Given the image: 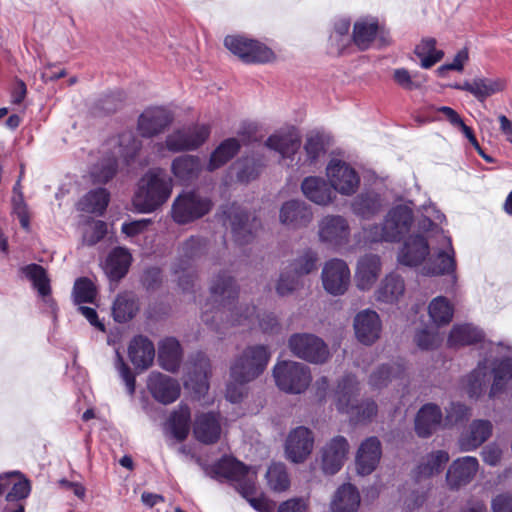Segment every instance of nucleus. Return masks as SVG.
Here are the masks:
<instances>
[{"mask_svg": "<svg viewBox=\"0 0 512 512\" xmlns=\"http://www.w3.org/2000/svg\"><path fill=\"white\" fill-rule=\"evenodd\" d=\"M494 380L490 389V396L494 397L501 393L507 384L512 379V359L501 360L493 369Z\"/></svg>", "mask_w": 512, "mask_h": 512, "instance_id": "603ef678", "label": "nucleus"}, {"mask_svg": "<svg viewBox=\"0 0 512 512\" xmlns=\"http://www.w3.org/2000/svg\"><path fill=\"white\" fill-rule=\"evenodd\" d=\"M27 277L33 282V286L41 296H47L51 292L50 281L45 269L38 264H30L25 268Z\"/></svg>", "mask_w": 512, "mask_h": 512, "instance_id": "4d7b16f0", "label": "nucleus"}, {"mask_svg": "<svg viewBox=\"0 0 512 512\" xmlns=\"http://www.w3.org/2000/svg\"><path fill=\"white\" fill-rule=\"evenodd\" d=\"M415 54L421 59V66L425 69L432 67L444 56L441 50L436 49V40L434 38L422 40V42L416 46Z\"/></svg>", "mask_w": 512, "mask_h": 512, "instance_id": "8fccbe9b", "label": "nucleus"}, {"mask_svg": "<svg viewBox=\"0 0 512 512\" xmlns=\"http://www.w3.org/2000/svg\"><path fill=\"white\" fill-rule=\"evenodd\" d=\"M224 224L229 225L234 239L239 244H247L253 239L257 226L255 218L250 221L249 215L235 203L223 209Z\"/></svg>", "mask_w": 512, "mask_h": 512, "instance_id": "9b49d317", "label": "nucleus"}, {"mask_svg": "<svg viewBox=\"0 0 512 512\" xmlns=\"http://www.w3.org/2000/svg\"><path fill=\"white\" fill-rule=\"evenodd\" d=\"M306 158L303 165H313L318 158L325 153V144L323 137L319 134L309 135L304 144Z\"/></svg>", "mask_w": 512, "mask_h": 512, "instance_id": "052dcab7", "label": "nucleus"}, {"mask_svg": "<svg viewBox=\"0 0 512 512\" xmlns=\"http://www.w3.org/2000/svg\"><path fill=\"white\" fill-rule=\"evenodd\" d=\"M106 233L107 224L104 221L97 220L94 221L90 228L84 233L83 240L87 245L92 246L103 239Z\"/></svg>", "mask_w": 512, "mask_h": 512, "instance_id": "774afa93", "label": "nucleus"}, {"mask_svg": "<svg viewBox=\"0 0 512 512\" xmlns=\"http://www.w3.org/2000/svg\"><path fill=\"white\" fill-rule=\"evenodd\" d=\"M360 501L357 488L350 483H346L336 490L330 503V509L332 512H357Z\"/></svg>", "mask_w": 512, "mask_h": 512, "instance_id": "7c9ffc66", "label": "nucleus"}, {"mask_svg": "<svg viewBox=\"0 0 512 512\" xmlns=\"http://www.w3.org/2000/svg\"><path fill=\"white\" fill-rule=\"evenodd\" d=\"M386 242H399L413 223V212L405 205L392 208L384 219Z\"/></svg>", "mask_w": 512, "mask_h": 512, "instance_id": "dca6fc26", "label": "nucleus"}, {"mask_svg": "<svg viewBox=\"0 0 512 512\" xmlns=\"http://www.w3.org/2000/svg\"><path fill=\"white\" fill-rule=\"evenodd\" d=\"M266 479L269 487L276 492L285 491L290 486L289 475L283 463H272L267 470Z\"/></svg>", "mask_w": 512, "mask_h": 512, "instance_id": "3c124183", "label": "nucleus"}, {"mask_svg": "<svg viewBox=\"0 0 512 512\" xmlns=\"http://www.w3.org/2000/svg\"><path fill=\"white\" fill-rule=\"evenodd\" d=\"M209 135L208 125L195 124L173 131L166 137L165 144L171 152L195 150L208 139Z\"/></svg>", "mask_w": 512, "mask_h": 512, "instance_id": "1a4fd4ad", "label": "nucleus"}, {"mask_svg": "<svg viewBox=\"0 0 512 512\" xmlns=\"http://www.w3.org/2000/svg\"><path fill=\"white\" fill-rule=\"evenodd\" d=\"M141 145V141L132 132H124L120 135L119 152L127 164L136 157Z\"/></svg>", "mask_w": 512, "mask_h": 512, "instance_id": "680f3d73", "label": "nucleus"}, {"mask_svg": "<svg viewBox=\"0 0 512 512\" xmlns=\"http://www.w3.org/2000/svg\"><path fill=\"white\" fill-rule=\"evenodd\" d=\"M112 317L118 323L132 320L139 311V304L132 292H122L117 295L112 304Z\"/></svg>", "mask_w": 512, "mask_h": 512, "instance_id": "f704fd0d", "label": "nucleus"}, {"mask_svg": "<svg viewBox=\"0 0 512 512\" xmlns=\"http://www.w3.org/2000/svg\"><path fill=\"white\" fill-rule=\"evenodd\" d=\"M182 351L179 342L175 338H166L159 345V365L169 372H175L181 362Z\"/></svg>", "mask_w": 512, "mask_h": 512, "instance_id": "c9c22d12", "label": "nucleus"}, {"mask_svg": "<svg viewBox=\"0 0 512 512\" xmlns=\"http://www.w3.org/2000/svg\"><path fill=\"white\" fill-rule=\"evenodd\" d=\"M131 264V255L127 249L118 247L109 254L106 262V272L111 280L123 278Z\"/></svg>", "mask_w": 512, "mask_h": 512, "instance_id": "e433bc0d", "label": "nucleus"}, {"mask_svg": "<svg viewBox=\"0 0 512 512\" xmlns=\"http://www.w3.org/2000/svg\"><path fill=\"white\" fill-rule=\"evenodd\" d=\"M487 366L485 363H479L477 368L474 369L468 376L467 392L470 397H479L487 382Z\"/></svg>", "mask_w": 512, "mask_h": 512, "instance_id": "13d9d810", "label": "nucleus"}, {"mask_svg": "<svg viewBox=\"0 0 512 512\" xmlns=\"http://www.w3.org/2000/svg\"><path fill=\"white\" fill-rule=\"evenodd\" d=\"M237 166V178L241 182H249L255 179L260 171V165L248 158L239 160Z\"/></svg>", "mask_w": 512, "mask_h": 512, "instance_id": "338daca9", "label": "nucleus"}, {"mask_svg": "<svg viewBox=\"0 0 512 512\" xmlns=\"http://www.w3.org/2000/svg\"><path fill=\"white\" fill-rule=\"evenodd\" d=\"M30 491L29 480L23 479L14 483L6 495L8 504L4 507L3 512H25V506L21 501L29 496Z\"/></svg>", "mask_w": 512, "mask_h": 512, "instance_id": "a19ab883", "label": "nucleus"}, {"mask_svg": "<svg viewBox=\"0 0 512 512\" xmlns=\"http://www.w3.org/2000/svg\"><path fill=\"white\" fill-rule=\"evenodd\" d=\"M202 169L199 157L182 155L175 158L171 164V171L175 178L184 184L191 183L198 178Z\"/></svg>", "mask_w": 512, "mask_h": 512, "instance_id": "2f4dec72", "label": "nucleus"}, {"mask_svg": "<svg viewBox=\"0 0 512 512\" xmlns=\"http://www.w3.org/2000/svg\"><path fill=\"white\" fill-rule=\"evenodd\" d=\"M380 200L377 195H359L353 202L352 208L355 214L368 218L380 210Z\"/></svg>", "mask_w": 512, "mask_h": 512, "instance_id": "6e6d98bb", "label": "nucleus"}, {"mask_svg": "<svg viewBox=\"0 0 512 512\" xmlns=\"http://www.w3.org/2000/svg\"><path fill=\"white\" fill-rule=\"evenodd\" d=\"M404 367L400 364L382 365L375 370L369 378V383L373 388H382L388 385L393 379L402 378Z\"/></svg>", "mask_w": 512, "mask_h": 512, "instance_id": "49530a36", "label": "nucleus"}, {"mask_svg": "<svg viewBox=\"0 0 512 512\" xmlns=\"http://www.w3.org/2000/svg\"><path fill=\"white\" fill-rule=\"evenodd\" d=\"M318 228L319 240L322 243L336 248L349 242L350 227L342 216L328 215L319 222Z\"/></svg>", "mask_w": 512, "mask_h": 512, "instance_id": "4468645a", "label": "nucleus"}, {"mask_svg": "<svg viewBox=\"0 0 512 512\" xmlns=\"http://www.w3.org/2000/svg\"><path fill=\"white\" fill-rule=\"evenodd\" d=\"M326 174L334 190L343 195L354 194L360 183L357 172L349 164L338 159L329 162Z\"/></svg>", "mask_w": 512, "mask_h": 512, "instance_id": "f8f14e48", "label": "nucleus"}, {"mask_svg": "<svg viewBox=\"0 0 512 512\" xmlns=\"http://www.w3.org/2000/svg\"><path fill=\"white\" fill-rule=\"evenodd\" d=\"M319 256L317 251L311 248L303 249L291 262V272L302 277L317 270Z\"/></svg>", "mask_w": 512, "mask_h": 512, "instance_id": "c03bdc74", "label": "nucleus"}, {"mask_svg": "<svg viewBox=\"0 0 512 512\" xmlns=\"http://www.w3.org/2000/svg\"><path fill=\"white\" fill-rule=\"evenodd\" d=\"M291 353L305 361L322 364L330 357L327 344L319 337L309 333H295L288 340Z\"/></svg>", "mask_w": 512, "mask_h": 512, "instance_id": "0eeeda50", "label": "nucleus"}, {"mask_svg": "<svg viewBox=\"0 0 512 512\" xmlns=\"http://www.w3.org/2000/svg\"><path fill=\"white\" fill-rule=\"evenodd\" d=\"M381 272V260L376 254H365L357 261L355 271L356 286L360 290H369L377 281Z\"/></svg>", "mask_w": 512, "mask_h": 512, "instance_id": "393cba45", "label": "nucleus"}, {"mask_svg": "<svg viewBox=\"0 0 512 512\" xmlns=\"http://www.w3.org/2000/svg\"><path fill=\"white\" fill-rule=\"evenodd\" d=\"M300 144V136L294 130L276 132L265 142L269 149L278 152L282 158H292L299 150Z\"/></svg>", "mask_w": 512, "mask_h": 512, "instance_id": "c85d7f7f", "label": "nucleus"}, {"mask_svg": "<svg viewBox=\"0 0 512 512\" xmlns=\"http://www.w3.org/2000/svg\"><path fill=\"white\" fill-rule=\"evenodd\" d=\"M117 171V161L114 157H108L103 159L97 164L92 172V178L94 182L106 183L111 180Z\"/></svg>", "mask_w": 512, "mask_h": 512, "instance_id": "e2e57ef3", "label": "nucleus"}, {"mask_svg": "<svg viewBox=\"0 0 512 512\" xmlns=\"http://www.w3.org/2000/svg\"><path fill=\"white\" fill-rule=\"evenodd\" d=\"M212 201L195 191L180 194L173 202L172 217L179 224H186L208 214Z\"/></svg>", "mask_w": 512, "mask_h": 512, "instance_id": "423d86ee", "label": "nucleus"}, {"mask_svg": "<svg viewBox=\"0 0 512 512\" xmlns=\"http://www.w3.org/2000/svg\"><path fill=\"white\" fill-rule=\"evenodd\" d=\"M382 455L380 440L375 437H368L359 446L356 454V467L361 475L371 474L379 464Z\"/></svg>", "mask_w": 512, "mask_h": 512, "instance_id": "5701e85b", "label": "nucleus"}, {"mask_svg": "<svg viewBox=\"0 0 512 512\" xmlns=\"http://www.w3.org/2000/svg\"><path fill=\"white\" fill-rule=\"evenodd\" d=\"M314 447V434L304 426L291 430L285 441L286 458L293 463H303Z\"/></svg>", "mask_w": 512, "mask_h": 512, "instance_id": "ddd939ff", "label": "nucleus"}, {"mask_svg": "<svg viewBox=\"0 0 512 512\" xmlns=\"http://www.w3.org/2000/svg\"><path fill=\"white\" fill-rule=\"evenodd\" d=\"M209 291L213 304L206 303L201 315L207 325L214 326L217 320L226 318L231 325L252 326L257 321L264 333L273 334L280 331V324L274 314L266 313L260 317L256 314L254 306L235 304L239 286L226 271L219 272L211 279Z\"/></svg>", "mask_w": 512, "mask_h": 512, "instance_id": "f257e3e1", "label": "nucleus"}, {"mask_svg": "<svg viewBox=\"0 0 512 512\" xmlns=\"http://www.w3.org/2000/svg\"><path fill=\"white\" fill-rule=\"evenodd\" d=\"M377 36L384 44L388 43L384 27L379 24L377 18L362 17L354 23L352 39L360 50L368 49Z\"/></svg>", "mask_w": 512, "mask_h": 512, "instance_id": "aec40b11", "label": "nucleus"}, {"mask_svg": "<svg viewBox=\"0 0 512 512\" xmlns=\"http://www.w3.org/2000/svg\"><path fill=\"white\" fill-rule=\"evenodd\" d=\"M449 460L445 451H436L428 455L426 461L418 466L419 477H430L439 474Z\"/></svg>", "mask_w": 512, "mask_h": 512, "instance_id": "864d4df0", "label": "nucleus"}, {"mask_svg": "<svg viewBox=\"0 0 512 512\" xmlns=\"http://www.w3.org/2000/svg\"><path fill=\"white\" fill-rule=\"evenodd\" d=\"M172 187V179L165 170L150 169L139 181L133 197V206L140 213H151L170 198Z\"/></svg>", "mask_w": 512, "mask_h": 512, "instance_id": "f03ea898", "label": "nucleus"}, {"mask_svg": "<svg viewBox=\"0 0 512 512\" xmlns=\"http://www.w3.org/2000/svg\"><path fill=\"white\" fill-rule=\"evenodd\" d=\"M478 460L466 456L455 460L449 467L446 480L450 488L457 489L469 483L478 471Z\"/></svg>", "mask_w": 512, "mask_h": 512, "instance_id": "a878e982", "label": "nucleus"}, {"mask_svg": "<svg viewBox=\"0 0 512 512\" xmlns=\"http://www.w3.org/2000/svg\"><path fill=\"white\" fill-rule=\"evenodd\" d=\"M493 425L491 421L478 419L472 421L468 433L460 439L462 451H472L480 447L492 435Z\"/></svg>", "mask_w": 512, "mask_h": 512, "instance_id": "c756f323", "label": "nucleus"}, {"mask_svg": "<svg viewBox=\"0 0 512 512\" xmlns=\"http://www.w3.org/2000/svg\"><path fill=\"white\" fill-rule=\"evenodd\" d=\"M428 313L434 324L442 326L451 322L454 314V308L447 298L438 296L430 302L428 306Z\"/></svg>", "mask_w": 512, "mask_h": 512, "instance_id": "a18cd8bd", "label": "nucleus"}, {"mask_svg": "<svg viewBox=\"0 0 512 512\" xmlns=\"http://www.w3.org/2000/svg\"><path fill=\"white\" fill-rule=\"evenodd\" d=\"M147 388L155 400L170 404L180 396V385L176 379L160 372H152L147 381Z\"/></svg>", "mask_w": 512, "mask_h": 512, "instance_id": "6ab92c4d", "label": "nucleus"}, {"mask_svg": "<svg viewBox=\"0 0 512 512\" xmlns=\"http://www.w3.org/2000/svg\"><path fill=\"white\" fill-rule=\"evenodd\" d=\"M128 356L136 369L144 371L153 363L155 357L154 345L147 337L135 336L129 344Z\"/></svg>", "mask_w": 512, "mask_h": 512, "instance_id": "bb28decb", "label": "nucleus"}, {"mask_svg": "<svg viewBox=\"0 0 512 512\" xmlns=\"http://www.w3.org/2000/svg\"><path fill=\"white\" fill-rule=\"evenodd\" d=\"M173 121L172 113L163 107L146 109L138 119L141 136L151 138L163 132Z\"/></svg>", "mask_w": 512, "mask_h": 512, "instance_id": "f3484780", "label": "nucleus"}, {"mask_svg": "<svg viewBox=\"0 0 512 512\" xmlns=\"http://www.w3.org/2000/svg\"><path fill=\"white\" fill-rule=\"evenodd\" d=\"M442 420L441 409L432 403L425 404L415 418V431L419 437H429L440 426Z\"/></svg>", "mask_w": 512, "mask_h": 512, "instance_id": "cd10ccee", "label": "nucleus"}, {"mask_svg": "<svg viewBox=\"0 0 512 512\" xmlns=\"http://www.w3.org/2000/svg\"><path fill=\"white\" fill-rule=\"evenodd\" d=\"M277 387L289 394L303 393L310 385L312 376L308 366L296 361H279L273 368Z\"/></svg>", "mask_w": 512, "mask_h": 512, "instance_id": "39448f33", "label": "nucleus"}, {"mask_svg": "<svg viewBox=\"0 0 512 512\" xmlns=\"http://www.w3.org/2000/svg\"><path fill=\"white\" fill-rule=\"evenodd\" d=\"M279 219L283 225L291 229H300L307 227L311 223L313 212L311 207L305 202L290 200L281 206Z\"/></svg>", "mask_w": 512, "mask_h": 512, "instance_id": "412c9836", "label": "nucleus"}, {"mask_svg": "<svg viewBox=\"0 0 512 512\" xmlns=\"http://www.w3.org/2000/svg\"><path fill=\"white\" fill-rule=\"evenodd\" d=\"M377 411V404L372 400H366L357 406L350 405L349 412L347 413L350 414L355 421L365 422L375 417Z\"/></svg>", "mask_w": 512, "mask_h": 512, "instance_id": "0e129e2a", "label": "nucleus"}, {"mask_svg": "<svg viewBox=\"0 0 512 512\" xmlns=\"http://www.w3.org/2000/svg\"><path fill=\"white\" fill-rule=\"evenodd\" d=\"M503 89L504 82L500 79L474 78L473 96L481 102Z\"/></svg>", "mask_w": 512, "mask_h": 512, "instance_id": "5fc2aeb1", "label": "nucleus"}, {"mask_svg": "<svg viewBox=\"0 0 512 512\" xmlns=\"http://www.w3.org/2000/svg\"><path fill=\"white\" fill-rule=\"evenodd\" d=\"M195 438L203 444H214L221 436L222 426L219 413L207 412L199 414L193 426Z\"/></svg>", "mask_w": 512, "mask_h": 512, "instance_id": "4be33fe9", "label": "nucleus"}, {"mask_svg": "<svg viewBox=\"0 0 512 512\" xmlns=\"http://www.w3.org/2000/svg\"><path fill=\"white\" fill-rule=\"evenodd\" d=\"M225 47L245 63H267L274 60V52L266 45L241 36H227Z\"/></svg>", "mask_w": 512, "mask_h": 512, "instance_id": "6e6552de", "label": "nucleus"}, {"mask_svg": "<svg viewBox=\"0 0 512 512\" xmlns=\"http://www.w3.org/2000/svg\"><path fill=\"white\" fill-rule=\"evenodd\" d=\"M439 243L442 247L439 249L437 257L429 267L424 268L427 274L442 275L452 273L455 270L456 263L451 239L442 235V241Z\"/></svg>", "mask_w": 512, "mask_h": 512, "instance_id": "473e14b6", "label": "nucleus"}, {"mask_svg": "<svg viewBox=\"0 0 512 512\" xmlns=\"http://www.w3.org/2000/svg\"><path fill=\"white\" fill-rule=\"evenodd\" d=\"M271 352L265 345L247 346L232 362L230 377L240 386L258 378L266 369Z\"/></svg>", "mask_w": 512, "mask_h": 512, "instance_id": "7ed1b4c3", "label": "nucleus"}, {"mask_svg": "<svg viewBox=\"0 0 512 512\" xmlns=\"http://www.w3.org/2000/svg\"><path fill=\"white\" fill-rule=\"evenodd\" d=\"M218 471L226 478L236 482L239 493L258 511H265L269 504L264 498H256V472L233 458H224L217 465Z\"/></svg>", "mask_w": 512, "mask_h": 512, "instance_id": "20e7f679", "label": "nucleus"}, {"mask_svg": "<svg viewBox=\"0 0 512 512\" xmlns=\"http://www.w3.org/2000/svg\"><path fill=\"white\" fill-rule=\"evenodd\" d=\"M301 190L306 198L318 205H327L333 199L331 187L321 177H306L302 181Z\"/></svg>", "mask_w": 512, "mask_h": 512, "instance_id": "72a5a7b5", "label": "nucleus"}, {"mask_svg": "<svg viewBox=\"0 0 512 512\" xmlns=\"http://www.w3.org/2000/svg\"><path fill=\"white\" fill-rule=\"evenodd\" d=\"M353 326L356 338L364 345H372L380 337L382 323L373 310L366 309L357 313Z\"/></svg>", "mask_w": 512, "mask_h": 512, "instance_id": "a211bd4d", "label": "nucleus"}, {"mask_svg": "<svg viewBox=\"0 0 512 512\" xmlns=\"http://www.w3.org/2000/svg\"><path fill=\"white\" fill-rule=\"evenodd\" d=\"M349 452L348 440L341 435L330 439L320 451L321 469L326 475L336 474L343 466Z\"/></svg>", "mask_w": 512, "mask_h": 512, "instance_id": "2eb2a0df", "label": "nucleus"}, {"mask_svg": "<svg viewBox=\"0 0 512 512\" xmlns=\"http://www.w3.org/2000/svg\"><path fill=\"white\" fill-rule=\"evenodd\" d=\"M96 294V287L90 279L81 277L75 281L73 296L76 304L92 303Z\"/></svg>", "mask_w": 512, "mask_h": 512, "instance_id": "bf43d9fd", "label": "nucleus"}, {"mask_svg": "<svg viewBox=\"0 0 512 512\" xmlns=\"http://www.w3.org/2000/svg\"><path fill=\"white\" fill-rule=\"evenodd\" d=\"M241 144L236 138H228L212 152L208 163V170L214 171L229 160H231L240 150Z\"/></svg>", "mask_w": 512, "mask_h": 512, "instance_id": "4c0bfd02", "label": "nucleus"}, {"mask_svg": "<svg viewBox=\"0 0 512 512\" xmlns=\"http://www.w3.org/2000/svg\"><path fill=\"white\" fill-rule=\"evenodd\" d=\"M109 203V193L105 188L88 192L80 201L79 209L88 213L103 214Z\"/></svg>", "mask_w": 512, "mask_h": 512, "instance_id": "79ce46f5", "label": "nucleus"}, {"mask_svg": "<svg viewBox=\"0 0 512 512\" xmlns=\"http://www.w3.org/2000/svg\"><path fill=\"white\" fill-rule=\"evenodd\" d=\"M170 426L173 436L183 441L187 438L190 428V409L186 405H181L174 411L170 417Z\"/></svg>", "mask_w": 512, "mask_h": 512, "instance_id": "09e8293b", "label": "nucleus"}, {"mask_svg": "<svg viewBox=\"0 0 512 512\" xmlns=\"http://www.w3.org/2000/svg\"><path fill=\"white\" fill-rule=\"evenodd\" d=\"M429 251V244L424 236L420 234L411 235L400 249L398 261L402 265L415 267L426 259Z\"/></svg>", "mask_w": 512, "mask_h": 512, "instance_id": "b1692460", "label": "nucleus"}, {"mask_svg": "<svg viewBox=\"0 0 512 512\" xmlns=\"http://www.w3.org/2000/svg\"><path fill=\"white\" fill-rule=\"evenodd\" d=\"M483 333L476 327L464 324L452 328L449 334L448 343L450 346H465L482 341Z\"/></svg>", "mask_w": 512, "mask_h": 512, "instance_id": "ea45409f", "label": "nucleus"}, {"mask_svg": "<svg viewBox=\"0 0 512 512\" xmlns=\"http://www.w3.org/2000/svg\"><path fill=\"white\" fill-rule=\"evenodd\" d=\"M405 284L402 277L397 274L387 275L377 290V300L385 303H393L403 295Z\"/></svg>", "mask_w": 512, "mask_h": 512, "instance_id": "58836bf2", "label": "nucleus"}, {"mask_svg": "<svg viewBox=\"0 0 512 512\" xmlns=\"http://www.w3.org/2000/svg\"><path fill=\"white\" fill-rule=\"evenodd\" d=\"M358 382L353 375H346L338 383L337 387V409L341 412H349L352 399L357 395Z\"/></svg>", "mask_w": 512, "mask_h": 512, "instance_id": "37998d69", "label": "nucleus"}, {"mask_svg": "<svg viewBox=\"0 0 512 512\" xmlns=\"http://www.w3.org/2000/svg\"><path fill=\"white\" fill-rule=\"evenodd\" d=\"M324 290L333 296L343 295L350 285L351 272L348 264L339 258H332L324 263L321 272Z\"/></svg>", "mask_w": 512, "mask_h": 512, "instance_id": "9d476101", "label": "nucleus"}, {"mask_svg": "<svg viewBox=\"0 0 512 512\" xmlns=\"http://www.w3.org/2000/svg\"><path fill=\"white\" fill-rule=\"evenodd\" d=\"M189 379L192 382L207 387V379L211 374V365L208 357L203 353H198L191 361L188 367Z\"/></svg>", "mask_w": 512, "mask_h": 512, "instance_id": "de8ad7c7", "label": "nucleus"}, {"mask_svg": "<svg viewBox=\"0 0 512 512\" xmlns=\"http://www.w3.org/2000/svg\"><path fill=\"white\" fill-rule=\"evenodd\" d=\"M299 287V276L294 273L283 272L280 274L279 280L276 284V292L280 296H287L293 293Z\"/></svg>", "mask_w": 512, "mask_h": 512, "instance_id": "69168bd1", "label": "nucleus"}]
</instances>
